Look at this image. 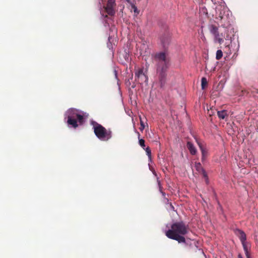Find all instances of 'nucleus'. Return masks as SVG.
Returning a JSON list of instances; mask_svg holds the SVG:
<instances>
[{
  "label": "nucleus",
  "mask_w": 258,
  "mask_h": 258,
  "mask_svg": "<svg viewBox=\"0 0 258 258\" xmlns=\"http://www.w3.org/2000/svg\"><path fill=\"white\" fill-rule=\"evenodd\" d=\"M157 83L161 89L165 88L167 81V72L170 66V58L167 52L162 51L154 55Z\"/></svg>",
  "instance_id": "f257e3e1"
},
{
  "label": "nucleus",
  "mask_w": 258,
  "mask_h": 258,
  "mask_svg": "<svg viewBox=\"0 0 258 258\" xmlns=\"http://www.w3.org/2000/svg\"><path fill=\"white\" fill-rule=\"evenodd\" d=\"M189 227L188 224L182 221L176 222L172 224L171 229L165 232L166 236L179 243H185L184 235L188 233Z\"/></svg>",
  "instance_id": "f03ea898"
},
{
  "label": "nucleus",
  "mask_w": 258,
  "mask_h": 258,
  "mask_svg": "<svg viewBox=\"0 0 258 258\" xmlns=\"http://www.w3.org/2000/svg\"><path fill=\"white\" fill-rule=\"evenodd\" d=\"M91 124L93 126L95 136L99 140L103 141H107L112 138V131L110 129L107 130L95 121H92Z\"/></svg>",
  "instance_id": "7ed1b4c3"
},
{
  "label": "nucleus",
  "mask_w": 258,
  "mask_h": 258,
  "mask_svg": "<svg viewBox=\"0 0 258 258\" xmlns=\"http://www.w3.org/2000/svg\"><path fill=\"white\" fill-rule=\"evenodd\" d=\"M116 6L115 0H108L107 5L104 7L106 12L110 16L115 14L114 7Z\"/></svg>",
  "instance_id": "20e7f679"
},
{
  "label": "nucleus",
  "mask_w": 258,
  "mask_h": 258,
  "mask_svg": "<svg viewBox=\"0 0 258 258\" xmlns=\"http://www.w3.org/2000/svg\"><path fill=\"white\" fill-rule=\"evenodd\" d=\"M210 32L214 36L215 39L218 40L220 44L223 42V35L220 34L218 32V28L215 25H211L210 27Z\"/></svg>",
  "instance_id": "39448f33"
},
{
  "label": "nucleus",
  "mask_w": 258,
  "mask_h": 258,
  "mask_svg": "<svg viewBox=\"0 0 258 258\" xmlns=\"http://www.w3.org/2000/svg\"><path fill=\"white\" fill-rule=\"evenodd\" d=\"M79 111L75 108H70L66 112L67 117L76 119L79 113Z\"/></svg>",
  "instance_id": "423d86ee"
},
{
  "label": "nucleus",
  "mask_w": 258,
  "mask_h": 258,
  "mask_svg": "<svg viewBox=\"0 0 258 258\" xmlns=\"http://www.w3.org/2000/svg\"><path fill=\"white\" fill-rule=\"evenodd\" d=\"M195 168L199 173L203 175V177L206 178V180H208V175L200 163H195Z\"/></svg>",
  "instance_id": "0eeeda50"
},
{
  "label": "nucleus",
  "mask_w": 258,
  "mask_h": 258,
  "mask_svg": "<svg viewBox=\"0 0 258 258\" xmlns=\"http://www.w3.org/2000/svg\"><path fill=\"white\" fill-rule=\"evenodd\" d=\"M246 258H251L250 254L249 252L250 249V244L246 241L241 243Z\"/></svg>",
  "instance_id": "6e6552de"
},
{
  "label": "nucleus",
  "mask_w": 258,
  "mask_h": 258,
  "mask_svg": "<svg viewBox=\"0 0 258 258\" xmlns=\"http://www.w3.org/2000/svg\"><path fill=\"white\" fill-rule=\"evenodd\" d=\"M135 77H137L138 79L141 78L142 80H145V81H147L148 79L147 76L144 73L143 69H139L138 71L135 73Z\"/></svg>",
  "instance_id": "1a4fd4ad"
},
{
  "label": "nucleus",
  "mask_w": 258,
  "mask_h": 258,
  "mask_svg": "<svg viewBox=\"0 0 258 258\" xmlns=\"http://www.w3.org/2000/svg\"><path fill=\"white\" fill-rule=\"evenodd\" d=\"M235 234L240 239L241 242H244L246 241V236L245 233L241 230L237 229L235 231Z\"/></svg>",
  "instance_id": "9d476101"
},
{
  "label": "nucleus",
  "mask_w": 258,
  "mask_h": 258,
  "mask_svg": "<svg viewBox=\"0 0 258 258\" xmlns=\"http://www.w3.org/2000/svg\"><path fill=\"white\" fill-rule=\"evenodd\" d=\"M186 146L191 155H194L196 154L197 152V149L192 143L190 142H187Z\"/></svg>",
  "instance_id": "9b49d317"
},
{
  "label": "nucleus",
  "mask_w": 258,
  "mask_h": 258,
  "mask_svg": "<svg viewBox=\"0 0 258 258\" xmlns=\"http://www.w3.org/2000/svg\"><path fill=\"white\" fill-rule=\"evenodd\" d=\"M67 123L69 125H72L74 128H76L78 126L77 121L75 118L68 117Z\"/></svg>",
  "instance_id": "f8f14e48"
},
{
  "label": "nucleus",
  "mask_w": 258,
  "mask_h": 258,
  "mask_svg": "<svg viewBox=\"0 0 258 258\" xmlns=\"http://www.w3.org/2000/svg\"><path fill=\"white\" fill-rule=\"evenodd\" d=\"M217 115L220 119H224L228 116V114L227 110H222L217 112Z\"/></svg>",
  "instance_id": "ddd939ff"
},
{
  "label": "nucleus",
  "mask_w": 258,
  "mask_h": 258,
  "mask_svg": "<svg viewBox=\"0 0 258 258\" xmlns=\"http://www.w3.org/2000/svg\"><path fill=\"white\" fill-rule=\"evenodd\" d=\"M196 142L199 145V147L201 151L202 154V159H204L205 155L207 154V151L206 149L204 148V146L203 145L202 143H201L200 141H199L197 139Z\"/></svg>",
  "instance_id": "4468645a"
},
{
  "label": "nucleus",
  "mask_w": 258,
  "mask_h": 258,
  "mask_svg": "<svg viewBox=\"0 0 258 258\" xmlns=\"http://www.w3.org/2000/svg\"><path fill=\"white\" fill-rule=\"evenodd\" d=\"M208 85V82L205 77H203L201 80V87L203 90L205 89Z\"/></svg>",
  "instance_id": "2eb2a0df"
},
{
  "label": "nucleus",
  "mask_w": 258,
  "mask_h": 258,
  "mask_svg": "<svg viewBox=\"0 0 258 258\" xmlns=\"http://www.w3.org/2000/svg\"><path fill=\"white\" fill-rule=\"evenodd\" d=\"M77 118L80 124H82L85 121L83 115L80 113H79Z\"/></svg>",
  "instance_id": "dca6fc26"
},
{
  "label": "nucleus",
  "mask_w": 258,
  "mask_h": 258,
  "mask_svg": "<svg viewBox=\"0 0 258 258\" xmlns=\"http://www.w3.org/2000/svg\"><path fill=\"white\" fill-rule=\"evenodd\" d=\"M223 56V52L221 50H218L216 52V58L217 60H220Z\"/></svg>",
  "instance_id": "f3484780"
},
{
  "label": "nucleus",
  "mask_w": 258,
  "mask_h": 258,
  "mask_svg": "<svg viewBox=\"0 0 258 258\" xmlns=\"http://www.w3.org/2000/svg\"><path fill=\"white\" fill-rule=\"evenodd\" d=\"M146 152L147 156H148V158L150 160L151 159V151L149 147H147L146 148H145L144 149Z\"/></svg>",
  "instance_id": "a211bd4d"
},
{
  "label": "nucleus",
  "mask_w": 258,
  "mask_h": 258,
  "mask_svg": "<svg viewBox=\"0 0 258 258\" xmlns=\"http://www.w3.org/2000/svg\"><path fill=\"white\" fill-rule=\"evenodd\" d=\"M145 142L144 139H139V144L144 149H145Z\"/></svg>",
  "instance_id": "6ab92c4d"
},
{
  "label": "nucleus",
  "mask_w": 258,
  "mask_h": 258,
  "mask_svg": "<svg viewBox=\"0 0 258 258\" xmlns=\"http://www.w3.org/2000/svg\"><path fill=\"white\" fill-rule=\"evenodd\" d=\"M132 8L135 13L139 14L137 7L134 4H132Z\"/></svg>",
  "instance_id": "aec40b11"
},
{
  "label": "nucleus",
  "mask_w": 258,
  "mask_h": 258,
  "mask_svg": "<svg viewBox=\"0 0 258 258\" xmlns=\"http://www.w3.org/2000/svg\"><path fill=\"white\" fill-rule=\"evenodd\" d=\"M140 124H141V126L140 127V130L141 131H142L145 128V125H144V123L143 121L142 120H140Z\"/></svg>",
  "instance_id": "412c9836"
},
{
  "label": "nucleus",
  "mask_w": 258,
  "mask_h": 258,
  "mask_svg": "<svg viewBox=\"0 0 258 258\" xmlns=\"http://www.w3.org/2000/svg\"><path fill=\"white\" fill-rule=\"evenodd\" d=\"M238 258H243V257H242V255L240 253H239L238 255Z\"/></svg>",
  "instance_id": "4be33fe9"
}]
</instances>
